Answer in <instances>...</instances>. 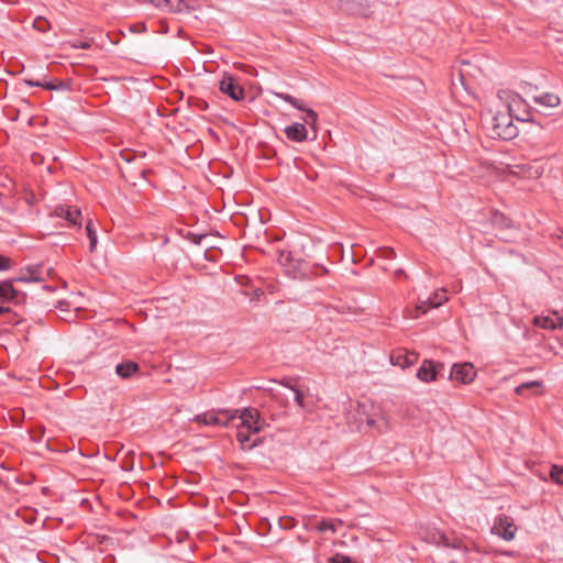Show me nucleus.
I'll return each mask as SVG.
<instances>
[{"instance_id": "f257e3e1", "label": "nucleus", "mask_w": 563, "mask_h": 563, "mask_svg": "<svg viewBox=\"0 0 563 563\" xmlns=\"http://www.w3.org/2000/svg\"><path fill=\"white\" fill-rule=\"evenodd\" d=\"M498 98L505 103L507 111L497 112L492 119V135L505 141L518 135V128L514 124L516 107L525 106V99L511 90H499Z\"/></svg>"}, {"instance_id": "f03ea898", "label": "nucleus", "mask_w": 563, "mask_h": 563, "mask_svg": "<svg viewBox=\"0 0 563 563\" xmlns=\"http://www.w3.org/2000/svg\"><path fill=\"white\" fill-rule=\"evenodd\" d=\"M277 401L275 397L272 399V404L265 406L263 408V412L261 413L258 409L254 407L244 408L239 415V419L241 420L240 428L246 429L254 434L260 433L266 424L265 415L269 413L272 420H276L286 415V405H280V411L275 412L272 410L274 404Z\"/></svg>"}, {"instance_id": "7ed1b4c3", "label": "nucleus", "mask_w": 563, "mask_h": 563, "mask_svg": "<svg viewBox=\"0 0 563 563\" xmlns=\"http://www.w3.org/2000/svg\"><path fill=\"white\" fill-rule=\"evenodd\" d=\"M274 255L277 261L286 271L287 274L296 275L299 272L307 269V264L301 257L302 249H273Z\"/></svg>"}, {"instance_id": "20e7f679", "label": "nucleus", "mask_w": 563, "mask_h": 563, "mask_svg": "<svg viewBox=\"0 0 563 563\" xmlns=\"http://www.w3.org/2000/svg\"><path fill=\"white\" fill-rule=\"evenodd\" d=\"M219 90L234 101H242L245 98V90L239 84L236 78L229 73H224L219 81Z\"/></svg>"}, {"instance_id": "39448f33", "label": "nucleus", "mask_w": 563, "mask_h": 563, "mask_svg": "<svg viewBox=\"0 0 563 563\" xmlns=\"http://www.w3.org/2000/svg\"><path fill=\"white\" fill-rule=\"evenodd\" d=\"M238 410L208 411L197 417V421L207 426H228L230 421L236 418Z\"/></svg>"}, {"instance_id": "423d86ee", "label": "nucleus", "mask_w": 563, "mask_h": 563, "mask_svg": "<svg viewBox=\"0 0 563 563\" xmlns=\"http://www.w3.org/2000/svg\"><path fill=\"white\" fill-rule=\"evenodd\" d=\"M221 254V249H194V253L189 256L195 266L207 269L209 263H216Z\"/></svg>"}, {"instance_id": "0eeeda50", "label": "nucleus", "mask_w": 563, "mask_h": 563, "mask_svg": "<svg viewBox=\"0 0 563 563\" xmlns=\"http://www.w3.org/2000/svg\"><path fill=\"white\" fill-rule=\"evenodd\" d=\"M52 216L65 220L69 225H81L82 216L77 206L58 205L54 208Z\"/></svg>"}, {"instance_id": "6e6552de", "label": "nucleus", "mask_w": 563, "mask_h": 563, "mask_svg": "<svg viewBox=\"0 0 563 563\" xmlns=\"http://www.w3.org/2000/svg\"><path fill=\"white\" fill-rule=\"evenodd\" d=\"M443 368V363L434 362L432 360H423L416 376L423 383H431L438 378L440 371Z\"/></svg>"}, {"instance_id": "1a4fd4ad", "label": "nucleus", "mask_w": 563, "mask_h": 563, "mask_svg": "<svg viewBox=\"0 0 563 563\" xmlns=\"http://www.w3.org/2000/svg\"><path fill=\"white\" fill-rule=\"evenodd\" d=\"M45 263L40 262L36 264H30L20 269V275L14 277V280L20 283H40L43 282V269Z\"/></svg>"}, {"instance_id": "9d476101", "label": "nucleus", "mask_w": 563, "mask_h": 563, "mask_svg": "<svg viewBox=\"0 0 563 563\" xmlns=\"http://www.w3.org/2000/svg\"><path fill=\"white\" fill-rule=\"evenodd\" d=\"M476 377V371L472 363L465 362L462 364H454L450 372V379L460 382L462 384H470Z\"/></svg>"}, {"instance_id": "9b49d317", "label": "nucleus", "mask_w": 563, "mask_h": 563, "mask_svg": "<svg viewBox=\"0 0 563 563\" xmlns=\"http://www.w3.org/2000/svg\"><path fill=\"white\" fill-rule=\"evenodd\" d=\"M516 531L517 527L514 523V520L506 515L499 516L498 520L493 527V532L507 541L515 538Z\"/></svg>"}, {"instance_id": "f8f14e48", "label": "nucleus", "mask_w": 563, "mask_h": 563, "mask_svg": "<svg viewBox=\"0 0 563 563\" xmlns=\"http://www.w3.org/2000/svg\"><path fill=\"white\" fill-rule=\"evenodd\" d=\"M418 357V353L413 351L398 350L390 354V362L393 365L408 368L417 363Z\"/></svg>"}, {"instance_id": "ddd939ff", "label": "nucleus", "mask_w": 563, "mask_h": 563, "mask_svg": "<svg viewBox=\"0 0 563 563\" xmlns=\"http://www.w3.org/2000/svg\"><path fill=\"white\" fill-rule=\"evenodd\" d=\"M156 7L174 13H189L195 10L191 0H159Z\"/></svg>"}, {"instance_id": "4468645a", "label": "nucleus", "mask_w": 563, "mask_h": 563, "mask_svg": "<svg viewBox=\"0 0 563 563\" xmlns=\"http://www.w3.org/2000/svg\"><path fill=\"white\" fill-rule=\"evenodd\" d=\"M252 435L255 434L246 429L239 427L236 432V440L240 443L242 450L250 451L263 443V438L256 437L253 439Z\"/></svg>"}, {"instance_id": "2eb2a0df", "label": "nucleus", "mask_w": 563, "mask_h": 563, "mask_svg": "<svg viewBox=\"0 0 563 563\" xmlns=\"http://www.w3.org/2000/svg\"><path fill=\"white\" fill-rule=\"evenodd\" d=\"M140 371V364L132 360H124L115 366V374L122 379H130L137 375Z\"/></svg>"}, {"instance_id": "dca6fc26", "label": "nucleus", "mask_w": 563, "mask_h": 563, "mask_svg": "<svg viewBox=\"0 0 563 563\" xmlns=\"http://www.w3.org/2000/svg\"><path fill=\"white\" fill-rule=\"evenodd\" d=\"M288 140L294 142H303L308 139V131L305 124L295 122L284 130Z\"/></svg>"}, {"instance_id": "f3484780", "label": "nucleus", "mask_w": 563, "mask_h": 563, "mask_svg": "<svg viewBox=\"0 0 563 563\" xmlns=\"http://www.w3.org/2000/svg\"><path fill=\"white\" fill-rule=\"evenodd\" d=\"M185 236L192 244L206 243V244H208V246H216L213 244L212 240L219 238L218 234H213V233H195V232H192L190 230H186V235Z\"/></svg>"}, {"instance_id": "a211bd4d", "label": "nucleus", "mask_w": 563, "mask_h": 563, "mask_svg": "<svg viewBox=\"0 0 563 563\" xmlns=\"http://www.w3.org/2000/svg\"><path fill=\"white\" fill-rule=\"evenodd\" d=\"M536 323L544 329L556 330L563 328V318L554 313L553 316L543 317L542 319L537 318Z\"/></svg>"}, {"instance_id": "6ab92c4d", "label": "nucleus", "mask_w": 563, "mask_h": 563, "mask_svg": "<svg viewBox=\"0 0 563 563\" xmlns=\"http://www.w3.org/2000/svg\"><path fill=\"white\" fill-rule=\"evenodd\" d=\"M533 101L537 104L549 107V108H555L561 102L560 97L554 93H551V92H545L541 96H534Z\"/></svg>"}, {"instance_id": "aec40b11", "label": "nucleus", "mask_w": 563, "mask_h": 563, "mask_svg": "<svg viewBox=\"0 0 563 563\" xmlns=\"http://www.w3.org/2000/svg\"><path fill=\"white\" fill-rule=\"evenodd\" d=\"M490 222L497 229H509L512 227L511 219L496 210L490 213Z\"/></svg>"}, {"instance_id": "412c9836", "label": "nucleus", "mask_w": 563, "mask_h": 563, "mask_svg": "<svg viewBox=\"0 0 563 563\" xmlns=\"http://www.w3.org/2000/svg\"><path fill=\"white\" fill-rule=\"evenodd\" d=\"M15 283L16 282H11V284H10L5 303L21 305V303L25 302L26 294L21 290H18L14 287Z\"/></svg>"}, {"instance_id": "4be33fe9", "label": "nucleus", "mask_w": 563, "mask_h": 563, "mask_svg": "<svg viewBox=\"0 0 563 563\" xmlns=\"http://www.w3.org/2000/svg\"><path fill=\"white\" fill-rule=\"evenodd\" d=\"M516 109L517 110L514 113V118L517 121H520V122H534V117L532 114V110L527 104L526 101H525V106H519V108L516 107Z\"/></svg>"}, {"instance_id": "5701e85b", "label": "nucleus", "mask_w": 563, "mask_h": 563, "mask_svg": "<svg viewBox=\"0 0 563 563\" xmlns=\"http://www.w3.org/2000/svg\"><path fill=\"white\" fill-rule=\"evenodd\" d=\"M44 89L67 91V90L71 89V81L70 80H57V81L44 80Z\"/></svg>"}, {"instance_id": "b1692460", "label": "nucleus", "mask_w": 563, "mask_h": 563, "mask_svg": "<svg viewBox=\"0 0 563 563\" xmlns=\"http://www.w3.org/2000/svg\"><path fill=\"white\" fill-rule=\"evenodd\" d=\"M431 300L429 297L426 299L419 298L417 305H416V313L412 314V318H419L420 316L428 312L429 309L433 308V306L430 305Z\"/></svg>"}, {"instance_id": "393cba45", "label": "nucleus", "mask_w": 563, "mask_h": 563, "mask_svg": "<svg viewBox=\"0 0 563 563\" xmlns=\"http://www.w3.org/2000/svg\"><path fill=\"white\" fill-rule=\"evenodd\" d=\"M336 252L341 256V261H351L352 263H357L358 253L356 252V249H335Z\"/></svg>"}, {"instance_id": "a878e982", "label": "nucleus", "mask_w": 563, "mask_h": 563, "mask_svg": "<svg viewBox=\"0 0 563 563\" xmlns=\"http://www.w3.org/2000/svg\"><path fill=\"white\" fill-rule=\"evenodd\" d=\"M550 478L553 483L563 486V465L553 464L550 470Z\"/></svg>"}, {"instance_id": "bb28decb", "label": "nucleus", "mask_w": 563, "mask_h": 563, "mask_svg": "<svg viewBox=\"0 0 563 563\" xmlns=\"http://www.w3.org/2000/svg\"><path fill=\"white\" fill-rule=\"evenodd\" d=\"M541 386H542L541 382H538V380L526 382V383H522L521 385L517 386L515 388V391L517 395L523 396L525 390H527V389L539 390L541 388Z\"/></svg>"}, {"instance_id": "cd10ccee", "label": "nucleus", "mask_w": 563, "mask_h": 563, "mask_svg": "<svg viewBox=\"0 0 563 563\" xmlns=\"http://www.w3.org/2000/svg\"><path fill=\"white\" fill-rule=\"evenodd\" d=\"M85 233L89 239V246H97L98 238L97 231L91 220L86 223Z\"/></svg>"}, {"instance_id": "c85d7f7f", "label": "nucleus", "mask_w": 563, "mask_h": 563, "mask_svg": "<svg viewBox=\"0 0 563 563\" xmlns=\"http://www.w3.org/2000/svg\"><path fill=\"white\" fill-rule=\"evenodd\" d=\"M317 530L319 532H325V531H336V522L332 519H322L317 525Z\"/></svg>"}, {"instance_id": "c756f323", "label": "nucleus", "mask_w": 563, "mask_h": 563, "mask_svg": "<svg viewBox=\"0 0 563 563\" xmlns=\"http://www.w3.org/2000/svg\"><path fill=\"white\" fill-rule=\"evenodd\" d=\"M430 300H431V306H433V308H438L439 306H441L443 302H445L448 300V297L445 295V290H441V291H435L433 292L431 296H429Z\"/></svg>"}, {"instance_id": "7c9ffc66", "label": "nucleus", "mask_w": 563, "mask_h": 563, "mask_svg": "<svg viewBox=\"0 0 563 563\" xmlns=\"http://www.w3.org/2000/svg\"><path fill=\"white\" fill-rule=\"evenodd\" d=\"M282 384L295 393L296 404L299 407L303 408L305 407V394L299 388H297L295 385H291L289 383H282Z\"/></svg>"}, {"instance_id": "2f4dec72", "label": "nucleus", "mask_w": 563, "mask_h": 563, "mask_svg": "<svg viewBox=\"0 0 563 563\" xmlns=\"http://www.w3.org/2000/svg\"><path fill=\"white\" fill-rule=\"evenodd\" d=\"M11 282H15L14 278L0 280V301L3 303H5Z\"/></svg>"}, {"instance_id": "473e14b6", "label": "nucleus", "mask_w": 563, "mask_h": 563, "mask_svg": "<svg viewBox=\"0 0 563 563\" xmlns=\"http://www.w3.org/2000/svg\"><path fill=\"white\" fill-rule=\"evenodd\" d=\"M14 265V262L5 256L0 254V272L9 271Z\"/></svg>"}, {"instance_id": "72a5a7b5", "label": "nucleus", "mask_w": 563, "mask_h": 563, "mask_svg": "<svg viewBox=\"0 0 563 563\" xmlns=\"http://www.w3.org/2000/svg\"><path fill=\"white\" fill-rule=\"evenodd\" d=\"M330 563H356L352 558L343 555V554H335L330 559Z\"/></svg>"}, {"instance_id": "f704fd0d", "label": "nucleus", "mask_w": 563, "mask_h": 563, "mask_svg": "<svg viewBox=\"0 0 563 563\" xmlns=\"http://www.w3.org/2000/svg\"><path fill=\"white\" fill-rule=\"evenodd\" d=\"M33 24L41 32H45L48 29V21L42 16L36 18Z\"/></svg>"}, {"instance_id": "c9c22d12", "label": "nucleus", "mask_w": 563, "mask_h": 563, "mask_svg": "<svg viewBox=\"0 0 563 563\" xmlns=\"http://www.w3.org/2000/svg\"><path fill=\"white\" fill-rule=\"evenodd\" d=\"M306 122L309 124H316L318 114L312 109H307L306 111Z\"/></svg>"}, {"instance_id": "e433bc0d", "label": "nucleus", "mask_w": 563, "mask_h": 563, "mask_svg": "<svg viewBox=\"0 0 563 563\" xmlns=\"http://www.w3.org/2000/svg\"><path fill=\"white\" fill-rule=\"evenodd\" d=\"M130 31L133 33H143L146 31L145 23H135L130 26Z\"/></svg>"}, {"instance_id": "4c0bfd02", "label": "nucleus", "mask_w": 563, "mask_h": 563, "mask_svg": "<svg viewBox=\"0 0 563 563\" xmlns=\"http://www.w3.org/2000/svg\"><path fill=\"white\" fill-rule=\"evenodd\" d=\"M276 96L280 99H283L284 101L288 102L289 104H295L296 103V98L288 95V93H284V92H280V93H276Z\"/></svg>"}, {"instance_id": "58836bf2", "label": "nucleus", "mask_w": 563, "mask_h": 563, "mask_svg": "<svg viewBox=\"0 0 563 563\" xmlns=\"http://www.w3.org/2000/svg\"><path fill=\"white\" fill-rule=\"evenodd\" d=\"M265 294L261 288H256L253 290L251 296V301H260L262 297H264Z\"/></svg>"}, {"instance_id": "ea45409f", "label": "nucleus", "mask_w": 563, "mask_h": 563, "mask_svg": "<svg viewBox=\"0 0 563 563\" xmlns=\"http://www.w3.org/2000/svg\"><path fill=\"white\" fill-rule=\"evenodd\" d=\"M23 82L30 87H41L44 88V81L33 80V79H23Z\"/></svg>"}, {"instance_id": "a19ab883", "label": "nucleus", "mask_w": 563, "mask_h": 563, "mask_svg": "<svg viewBox=\"0 0 563 563\" xmlns=\"http://www.w3.org/2000/svg\"><path fill=\"white\" fill-rule=\"evenodd\" d=\"M442 542L445 547H452L454 549H459L461 541H457L455 543H451L450 540L445 536H441Z\"/></svg>"}, {"instance_id": "79ce46f5", "label": "nucleus", "mask_w": 563, "mask_h": 563, "mask_svg": "<svg viewBox=\"0 0 563 563\" xmlns=\"http://www.w3.org/2000/svg\"><path fill=\"white\" fill-rule=\"evenodd\" d=\"M376 253H385L386 256H389V254L394 253V249L391 247H388V249H375L374 250V254Z\"/></svg>"}, {"instance_id": "37998d69", "label": "nucleus", "mask_w": 563, "mask_h": 563, "mask_svg": "<svg viewBox=\"0 0 563 563\" xmlns=\"http://www.w3.org/2000/svg\"><path fill=\"white\" fill-rule=\"evenodd\" d=\"M291 106H292L294 108H296V109L300 110V111H306V110H307V108L305 107L303 102H302V101H300V100H298L297 98H296V103H295V104H291Z\"/></svg>"}, {"instance_id": "c03bdc74", "label": "nucleus", "mask_w": 563, "mask_h": 563, "mask_svg": "<svg viewBox=\"0 0 563 563\" xmlns=\"http://www.w3.org/2000/svg\"><path fill=\"white\" fill-rule=\"evenodd\" d=\"M197 107L202 111H206L209 108L208 102L205 100H199Z\"/></svg>"}, {"instance_id": "a18cd8bd", "label": "nucleus", "mask_w": 563, "mask_h": 563, "mask_svg": "<svg viewBox=\"0 0 563 563\" xmlns=\"http://www.w3.org/2000/svg\"><path fill=\"white\" fill-rule=\"evenodd\" d=\"M11 312H12L11 308L0 306V316H2V314H10Z\"/></svg>"}, {"instance_id": "49530a36", "label": "nucleus", "mask_w": 563, "mask_h": 563, "mask_svg": "<svg viewBox=\"0 0 563 563\" xmlns=\"http://www.w3.org/2000/svg\"><path fill=\"white\" fill-rule=\"evenodd\" d=\"M75 47L88 49L90 47V44L87 42H80L79 44H76Z\"/></svg>"}, {"instance_id": "de8ad7c7", "label": "nucleus", "mask_w": 563, "mask_h": 563, "mask_svg": "<svg viewBox=\"0 0 563 563\" xmlns=\"http://www.w3.org/2000/svg\"><path fill=\"white\" fill-rule=\"evenodd\" d=\"M65 306H68V302L65 300H60V301H58L56 307L59 309H64Z\"/></svg>"}, {"instance_id": "09e8293b", "label": "nucleus", "mask_w": 563, "mask_h": 563, "mask_svg": "<svg viewBox=\"0 0 563 563\" xmlns=\"http://www.w3.org/2000/svg\"><path fill=\"white\" fill-rule=\"evenodd\" d=\"M46 274H47V276L52 277L54 275V268L53 267H48L46 269Z\"/></svg>"}, {"instance_id": "8fccbe9b", "label": "nucleus", "mask_w": 563, "mask_h": 563, "mask_svg": "<svg viewBox=\"0 0 563 563\" xmlns=\"http://www.w3.org/2000/svg\"><path fill=\"white\" fill-rule=\"evenodd\" d=\"M366 423H367L368 426L373 427V426L375 424V420H374V419H372V418H367V419H366Z\"/></svg>"}, {"instance_id": "3c124183", "label": "nucleus", "mask_w": 563, "mask_h": 563, "mask_svg": "<svg viewBox=\"0 0 563 563\" xmlns=\"http://www.w3.org/2000/svg\"><path fill=\"white\" fill-rule=\"evenodd\" d=\"M44 288L48 291H54L55 290V287H52V286H47L45 285Z\"/></svg>"}, {"instance_id": "603ef678", "label": "nucleus", "mask_w": 563, "mask_h": 563, "mask_svg": "<svg viewBox=\"0 0 563 563\" xmlns=\"http://www.w3.org/2000/svg\"><path fill=\"white\" fill-rule=\"evenodd\" d=\"M373 262H374L373 256H371V257L367 260L366 265H371V264H373Z\"/></svg>"}, {"instance_id": "864d4df0", "label": "nucleus", "mask_w": 563, "mask_h": 563, "mask_svg": "<svg viewBox=\"0 0 563 563\" xmlns=\"http://www.w3.org/2000/svg\"><path fill=\"white\" fill-rule=\"evenodd\" d=\"M168 242H169V238L168 236H164L163 243L167 244Z\"/></svg>"}, {"instance_id": "5fc2aeb1", "label": "nucleus", "mask_w": 563, "mask_h": 563, "mask_svg": "<svg viewBox=\"0 0 563 563\" xmlns=\"http://www.w3.org/2000/svg\"><path fill=\"white\" fill-rule=\"evenodd\" d=\"M330 246H339V247H342V246H343V244H342V243H333V244H331Z\"/></svg>"}, {"instance_id": "6e6d98bb", "label": "nucleus", "mask_w": 563, "mask_h": 563, "mask_svg": "<svg viewBox=\"0 0 563 563\" xmlns=\"http://www.w3.org/2000/svg\"><path fill=\"white\" fill-rule=\"evenodd\" d=\"M10 323L18 324L19 321L18 320H10Z\"/></svg>"}, {"instance_id": "4d7b16f0", "label": "nucleus", "mask_w": 563, "mask_h": 563, "mask_svg": "<svg viewBox=\"0 0 563 563\" xmlns=\"http://www.w3.org/2000/svg\"><path fill=\"white\" fill-rule=\"evenodd\" d=\"M351 246L356 247V246H360V245L356 244V243H353V244H351Z\"/></svg>"}, {"instance_id": "13d9d810", "label": "nucleus", "mask_w": 563, "mask_h": 563, "mask_svg": "<svg viewBox=\"0 0 563 563\" xmlns=\"http://www.w3.org/2000/svg\"><path fill=\"white\" fill-rule=\"evenodd\" d=\"M262 251L263 254H267L265 249H260Z\"/></svg>"}, {"instance_id": "bf43d9fd", "label": "nucleus", "mask_w": 563, "mask_h": 563, "mask_svg": "<svg viewBox=\"0 0 563 563\" xmlns=\"http://www.w3.org/2000/svg\"><path fill=\"white\" fill-rule=\"evenodd\" d=\"M561 240H563V231L561 232V235L559 236Z\"/></svg>"}, {"instance_id": "052dcab7", "label": "nucleus", "mask_w": 563, "mask_h": 563, "mask_svg": "<svg viewBox=\"0 0 563 563\" xmlns=\"http://www.w3.org/2000/svg\"><path fill=\"white\" fill-rule=\"evenodd\" d=\"M245 250H246L245 247H242V251H241V254H242V255H243V253H244V251H245Z\"/></svg>"}]
</instances>
